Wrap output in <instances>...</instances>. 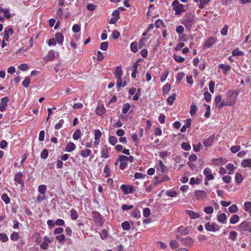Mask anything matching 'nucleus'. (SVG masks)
Returning a JSON list of instances; mask_svg holds the SVG:
<instances>
[{
  "label": "nucleus",
  "mask_w": 251,
  "mask_h": 251,
  "mask_svg": "<svg viewBox=\"0 0 251 251\" xmlns=\"http://www.w3.org/2000/svg\"><path fill=\"white\" fill-rule=\"evenodd\" d=\"M203 174L205 176L204 185H208L209 181L214 179V176L212 174V170L210 168L206 167L203 170Z\"/></svg>",
  "instance_id": "f257e3e1"
},
{
  "label": "nucleus",
  "mask_w": 251,
  "mask_h": 251,
  "mask_svg": "<svg viewBox=\"0 0 251 251\" xmlns=\"http://www.w3.org/2000/svg\"><path fill=\"white\" fill-rule=\"evenodd\" d=\"M237 93L235 91H229L226 94V100L228 102L233 101L234 105L237 100Z\"/></svg>",
  "instance_id": "f03ea898"
},
{
  "label": "nucleus",
  "mask_w": 251,
  "mask_h": 251,
  "mask_svg": "<svg viewBox=\"0 0 251 251\" xmlns=\"http://www.w3.org/2000/svg\"><path fill=\"white\" fill-rule=\"evenodd\" d=\"M205 229L208 231L215 232L220 229V226L215 223H211L209 222L205 225Z\"/></svg>",
  "instance_id": "7ed1b4c3"
},
{
  "label": "nucleus",
  "mask_w": 251,
  "mask_h": 251,
  "mask_svg": "<svg viewBox=\"0 0 251 251\" xmlns=\"http://www.w3.org/2000/svg\"><path fill=\"white\" fill-rule=\"evenodd\" d=\"M238 227L240 231L251 232V223L249 222H243L238 226Z\"/></svg>",
  "instance_id": "20e7f679"
},
{
  "label": "nucleus",
  "mask_w": 251,
  "mask_h": 251,
  "mask_svg": "<svg viewBox=\"0 0 251 251\" xmlns=\"http://www.w3.org/2000/svg\"><path fill=\"white\" fill-rule=\"evenodd\" d=\"M93 218L94 219L95 222L100 225H102L103 224L102 222V216L98 211H93L92 213Z\"/></svg>",
  "instance_id": "39448f33"
},
{
  "label": "nucleus",
  "mask_w": 251,
  "mask_h": 251,
  "mask_svg": "<svg viewBox=\"0 0 251 251\" xmlns=\"http://www.w3.org/2000/svg\"><path fill=\"white\" fill-rule=\"evenodd\" d=\"M110 150L111 148L108 147L107 145H104L100 152L101 158H103L104 159L108 158L109 157V153Z\"/></svg>",
  "instance_id": "423d86ee"
},
{
  "label": "nucleus",
  "mask_w": 251,
  "mask_h": 251,
  "mask_svg": "<svg viewBox=\"0 0 251 251\" xmlns=\"http://www.w3.org/2000/svg\"><path fill=\"white\" fill-rule=\"evenodd\" d=\"M55 58V52L54 50H50L48 54L44 57V60L46 62L52 61Z\"/></svg>",
  "instance_id": "0eeeda50"
},
{
  "label": "nucleus",
  "mask_w": 251,
  "mask_h": 251,
  "mask_svg": "<svg viewBox=\"0 0 251 251\" xmlns=\"http://www.w3.org/2000/svg\"><path fill=\"white\" fill-rule=\"evenodd\" d=\"M120 188L126 195L132 193L134 192V188L132 186L123 184L121 186Z\"/></svg>",
  "instance_id": "6e6552de"
},
{
  "label": "nucleus",
  "mask_w": 251,
  "mask_h": 251,
  "mask_svg": "<svg viewBox=\"0 0 251 251\" xmlns=\"http://www.w3.org/2000/svg\"><path fill=\"white\" fill-rule=\"evenodd\" d=\"M212 164L216 166H222L224 165L227 162V160L224 158H219L213 159L212 160Z\"/></svg>",
  "instance_id": "1a4fd4ad"
},
{
  "label": "nucleus",
  "mask_w": 251,
  "mask_h": 251,
  "mask_svg": "<svg viewBox=\"0 0 251 251\" xmlns=\"http://www.w3.org/2000/svg\"><path fill=\"white\" fill-rule=\"evenodd\" d=\"M9 101L8 97H5L2 98L0 100V111L2 112L5 111L6 107L7 106V104Z\"/></svg>",
  "instance_id": "9d476101"
},
{
  "label": "nucleus",
  "mask_w": 251,
  "mask_h": 251,
  "mask_svg": "<svg viewBox=\"0 0 251 251\" xmlns=\"http://www.w3.org/2000/svg\"><path fill=\"white\" fill-rule=\"evenodd\" d=\"M23 177V175L21 172H18L14 176V181L20 184L22 187L24 186V183L23 181L22 180V177Z\"/></svg>",
  "instance_id": "9b49d317"
},
{
  "label": "nucleus",
  "mask_w": 251,
  "mask_h": 251,
  "mask_svg": "<svg viewBox=\"0 0 251 251\" xmlns=\"http://www.w3.org/2000/svg\"><path fill=\"white\" fill-rule=\"evenodd\" d=\"M215 138V136L213 134L210 135L208 138L206 139L203 141V144L205 147H208L212 146L214 140Z\"/></svg>",
  "instance_id": "f8f14e48"
},
{
  "label": "nucleus",
  "mask_w": 251,
  "mask_h": 251,
  "mask_svg": "<svg viewBox=\"0 0 251 251\" xmlns=\"http://www.w3.org/2000/svg\"><path fill=\"white\" fill-rule=\"evenodd\" d=\"M215 43V40L213 37L208 38L204 43L203 49H207L212 47Z\"/></svg>",
  "instance_id": "ddd939ff"
},
{
  "label": "nucleus",
  "mask_w": 251,
  "mask_h": 251,
  "mask_svg": "<svg viewBox=\"0 0 251 251\" xmlns=\"http://www.w3.org/2000/svg\"><path fill=\"white\" fill-rule=\"evenodd\" d=\"M196 198L199 200H202L206 198L207 197V193L202 190H199L198 191L196 192Z\"/></svg>",
  "instance_id": "4468645a"
},
{
  "label": "nucleus",
  "mask_w": 251,
  "mask_h": 251,
  "mask_svg": "<svg viewBox=\"0 0 251 251\" xmlns=\"http://www.w3.org/2000/svg\"><path fill=\"white\" fill-rule=\"evenodd\" d=\"M185 212L189 215L191 219H198L201 216L199 213L195 212L190 210H186Z\"/></svg>",
  "instance_id": "2eb2a0df"
},
{
  "label": "nucleus",
  "mask_w": 251,
  "mask_h": 251,
  "mask_svg": "<svg viewBox=\"0 0 251 251\" xmlns=\"http://www.w3.org/2000/svg\"><path fill=\"white\" fill-rule=\"evenodd\" d=\"M194 18H191L187 20H183L181 23L186 27L187 29H190L192 25V23L194 22Z\"/></svg>",
  "instance_id": "dca6fc26"
},
{
  "label": "nucleus",
  "mask_w": 251,
  "mask_h": 251,
  "mask_svg": "<svg viewBox=\"0 0 251 251\" xmlns=\"http://www.w3.org/2000/svg\"><path fill=\"white\" fill-rule=\"evenodd\" d=\"M119 160L120 162H126V161H128L130 162H133L134 158L132 156L127 157L125 155H121L119 156Z\"/></svg>",
  "instance_id": "f3484780"
},
{
  "label": "nucleus",
  "mask_w": 251,
  "mask_h": 251,
  "mask_svg": "<svg viewBox=\"0 0 251 251\" xmlns=\"http://www.w3.org/2000/svg\"><path fill=\"white\" fill-rule=\"evenodd\" d=\"M54 39L59 45H62L64 41V36L61 33L58 32L55 33Z\"/></svg>",
  "instance_id": "a211bd4d"
},
{
  "label": "nucleus",
  "mask_w": 251,
  "mask_h": 251,
  "mask_svg": "<svg viewBox=\"0 0 251 251\" xmlns=\"http://www.w3.org/2000/svg\"><path fill=\"white\" fill-rule=\"evenodd\" d=\"M14 33L13 30L11 28H9L7 29H5L4 31L3 39L6 41H8L9 38V34L13 35Z\"/></svg>",
  "instance_id": "6ab92c4d"
},
{
  "label": "nucleus",
  "mask_w": 251,
  "mask_h": 251,
  "mask_svg": "<svg viewBox=\"0 0 251 251\" xmlns=\"http://www.w3.org/2000/svg\"><path fill=\"white\" fill-rule=\"evenodd\" d=\"M155 179L157 182L161 183L163 181L168 180L169 178L167 176L161 175L156 176Z\"/></svg>",
  "instance_id": "aec40b11"
},
{
  "label": "nucleus",
  "mask_w": 251,
  "mask_h": 251,
  "mask_svg": "<svg viewBox=\"0 0 251 251\" xmlns=\"http://www.w3.org/2000/svg\"><path fill=\"white\" fill-rule=\"evenodd\" d=\"M244 209L245 211L248 212L250 216L251 217V202H245V203H244Z\"/></svg>",
  "instance_id": "412c9836"
},
{
  "label": "nucleus",
  "mask_w": 251,
  "mask_h": 251,
  "mask_svg": "<svg viewBox=\"0 0 251 251\" xmlns=\"http://www.w3.org/2000/svg\"><path fill=\"white\" fill-rule=\"evenodd\" d=\"M105 112V109L103 105L98 106L96 110V113L99 116L103 115Z\"/></svg>",
  "instance_id": "4be33fe9"
},
{
  "label": "nucleus",
  "mask_w": 251,
  "mask_h": 251,
  "mask_svg": "<svg viewBox=\"0 0 251 251\" xmlns=\"http://www.w3.org/2000/svg\"><path fill=\"white\" fill-rule=\"evenodd\" d=\"M114 75H115L116 77H122V76L123 75V71L122 69V66L121 65L118 66L116 67Z\"/></svg>",
  "instance_id": "5701e85b"
},
{
  "label": "nucleus",
  "mask_w": 251,
  "mask_h": 251,
  "mask_svg": "<svg viewBox=\"0 0 251 251\" xmlns=\"http://www.w3.org/2000/svg\"><path fill=\"white\" fill-rule=\"evenodd\" d=\"M174 10L176 12V15H178L185 11L184 5L182 4L177 5L176 7L174 8Z\"/></svg>",
  "instance_id": "b1692460"
},
{
  "label": "nucleus",
  "mask_w": 251,
  "mask_h": 251,
  "mask_svg": "<svg viewBox=\"0 0 251 251\" xmlns=\"http://www.w3.org/2000/svg\"><path fill=\"white\" fill-rule=\"evenodd\" d=\"M75 145L74 143H73V142H69V143L67 144L66 147L65 151L67 152H71L75 150Z\"/></svg>",
  "instance_id": "393cba45"
},
{
  "label": "nucleus",
  "mask_w": 251,
  "mask_h": 251,
  "mask_svg": "<svg viewBox=\"0 0 251 251\" xmlns=\"http://www.w3.org/2000/svg\"><path fill=\"white\" fill-rule=\"evenodd\" d=\"M219 68L222 69L223 73L226 74L231 68V66L229 65H225L223 64H220L219 65Z\"/></svg>",
  "instance_id": "a878e982"
},
{
  "label": "nucleus",
  "mask_w": 251,
  "mask_h": 251,
  "mask_svg": "<svg viewBox=\"0 0 251 251\" xmlns=\"http://www.w3.org/2000/svg\"><path fill=\"white\" fill-rule=\"evenodd\" d=\"M241 166L243 168L251 167V158L243 160L241 162Z\"/></svg>",
  "instance_id": "bb28decb"
},
{
  "label": "nucleus",
  "mask_w": 251,
  "mask_h": 251,
  "mask_svg": "<svg viewBox=\"0 0 251 251\" xmlns=\"http://www.w3.org/2000/svg\"><path fill=\"white\" fill-rule=\"evenodd\" d=\"M92 153V151L89 149H85L80 151V155L83 158H86L90 156Z\"/></svg>",
  "instance_id": "cd10ccee"
},
{
  "label": "nucleus",
  "mask_w": 251,
  "mask_h": 251,
  "mask_svg": "<svg viewBox=\"0 0 251 251\" xmlns=\"http://www.w3.org/2000/svg\"><path fill=\"white\" fill-rule=\"evenodd\" d=\"M233 106V101H230L229 102H228L227 100L226 101H223L221 102V103L219 104L218 108L219 109H221L223 108L224 106Z\"/></svg>",
  "instance_id": "c85d7f7f"
},
{
  "label": "nucleus",
  "mask_w": 251,
  "mask_h": 251,
  "mask_svg": "<svg viewBox=\"0 0 251 251\" xmlns=\"http://www.w3.org/2000/svg\"><path fill=\"white\" fill-rule=\"evenodd\" d=\"M81 136V132L80 129H76L73 135V138L74 140H77L80 138Z\"/></svg>",
  "instance_id": "c756f323"
},
{
  "label": "nucleus",
  "mask_w": 251,
  "mask_h": 251,
  "mask_svg": "<svg viewBox=\"0 0 251 251\" xmlns=\"http://www.w3.org/2000/svg\"><path fill=\"white\" fill-rule=\"evenodd\" d=\"M217 220H218V222L220 223H225L226 222V215L224 213L220 214L218 216Z\"/></svg>",
  "instance_id": "7c9ffc66"
},
{
  "label": "nucleus",
  "mask_w": 251,
  "mask_h": 251,
  "mask_svg": "<svg viewBox=\"0 0 251 251\" xmlns=\"http://www.w3.org/2000/svg\"><path fill=\"white\" fill-rule=\"evenodd\" d=\"M239 220V217L237 215H233L230 218L229 222L231 224H235Z\"/></svg>",
  "instance_id": "2f4dec72"
},
{
  "label": "nucleus",
  "mask_w": 251,
  "mask_h": 251,
  "mask_svg": "<svg viewBox=\"0 0 251 251\" xmlns=\"http://www.w3.org/2000/svg\"><path fill=\"white\" fill-rule=\"evenodd\" d=\"M170 246L172 250H175L179 247V243L175 240H171L170 242Z\"/></svg>",
  "instance_id": "473e14b6"
},
{
  "label": "nucleus",
  "mask_w": 251,
  "mask_h": 251,
  "mask_svg": "<svg viewBox=\"0 0 251 251\" xmlns=\"http://www.w3.org/2000/svg\"><path fill=\"white\" fill-rule=\"evenodd\" d=\"M176 94L174 93L172 96H170L167 99V102L168 104L170 105H172L176 99Z\"/></svg>",
  "instance_id": "72a5a7b5"
},
{
  "label": "nucleus",
  "mask_w": 251,
  "mask_h": 251,
  "mask_svg": "<svg viewBox=\"0 0 251 251\" xmlns=\"http://www.w3.org/2000/svg\"><path fill=\"white\" fill-rule=\"evenodd\" d=\"M173 58L178 63H182L184 61V58L179 55L174 54Z\"/></svg>",
  "instance_id": "f704fd0d"
},
{
  "label": "nucleus",
  "mask_w": 251,
  "mask_h": 251,
  "mask_svg": "<svg viewBox=\"0 0 251 251\" xmlns=\"http://www.w3.org/2000/svg\"><path fill=\"white\" fill-rule=\"evenodd\" d=\"M235 179L237 183L240 184L242 182L243 178L240 173H237L235 175Z\"/></svg>",
  "instance_id": "c9c22d12"
},
{
  "label": "nucleus",
  "mask_w": 251,
  "mask_h": 251,
  "mask_svg": "<svg viewBox=\"0 0 251 251\" xmlns=\"http://www.w3.org/2000/svg\"><path fill=\"white\" fill-rule=\"evenodd\" d=\"M197 111V106L193 103L190 106V114L192 116L194 115Z\"/></svg>",
  "instance_id": "e433bc0d"
},
{
  "label": "nucleus",
  "mask_w": 251,
  "mask_h": 251,
  "mask_svg": "<svg viewBox=\"0 0 251 251\" xmlns=\"http://www.w3.org/2000/svg\"><path fill=\"white\" fill-rule=\"evenodd\" d=\"M56 240L62 244H63L65 242V236L64 234H61L56 236Z\"/></svg>",
  "instance_id": "4c0bfd02"
},
{
  "label": "nucleus",
  "mask_w": 251,
  "mask_h": 251,
  "mask_svg": "<svg viewBox=\"0 0 251 251\" xmlns=\"http://www.w3.org/2000/svg\"><path fill=\"white\" fill-rule=\"evenodd\" d=\"M185 76V74L183 72H180L177 74L176 77V81L177 83H179L181 80Z\"/></svg>",
  "instance_id": "58836bf2"
},
{
  "label": "nucleus",
  "mask_w": 251,
  "mask_h": 251,
  "mask_svg": "<svg viewBox=\"0 0 251 251\" xmlns=\"http://www.w3.org/2000/svg\"><path fill=\"white\" fill-rule=\"evenodd\" d=\"M199 1L200 4L199 7L200 9H202L205 5L210 2V0H199Z\"/></svg>",
  "instance_id": "ea45409f"
},
{
  "label": "nucleus",
  "mask_w": 251,
  "mask_h": 251,
  "mask_svg": "<svg viewBox=\"0 0 251 251\" xmlns=\"http://www.w3.org/2000/svg\"><path fill=\"white\" fill-rule=\"evenodd\" d=\"M131 216L132 217H134L137 219H139L141 215L140 214V211L137 209L134 210L130 213Z\"/></svg>",
  "instance_id": "a19ab883"
},
{
  "label": "nucleus",
  "mask_w": 251,
  "mask_h": 251,
  "mask_svg": "<svg viewBox=\"0 0 251 251\" xmlns=\"http://www.w3.org/2000/svg\"><path fill=\"white\" fill-rule=\"evenodd\" d=\"M171 89V85L167 83L163 87V93L164 94H167L168 93Z\"/></svg>",
  "instance_id": "79ce46f5"
},
{
  "label": "nucleus",
  "mask_w": 251,
  "mask_h": 251,
  "mask_svg": "<svg viewBox=\"0 0 251 251\" xmlns=\"http://www.w3.org/2000/svg\"><path fill=\"white\" fill-rule=\"evenodd\" d=\"M130 107V104L128 103H125L122 108V113L124 114H126Z\"/></svg>",
  "instance_id": "37998d69"
},
{
  "label": "nucleus",
  "mask_w": 251,
  "mask_h": 251,
  "mask_svg": "<svg viewBox=\"0 0 251 251\" xmlns=\"http://www.w3.org/2000/svg\"><path fill=\"white\" fill-rule=\"evenodd\" d=\"M71 217L72 220H75L78 218V214L77 211L74 209H72L70 211Z\"/></svg>",
  "instance_id": "c03bdc74"
},
{
  "label": "nucleus",
  "mask_w": 251,
  "mask_h": 251,
  "mask_svg": "<svg viewBox=\"0 0 251 251\" xmlns=\"http://www.w3.org/2000/svg\"><path fill=\"white\" fill-rule=\"evenodd\" d=\"M122 227L125 230H128L130 229V226L128 222L125 221L122 223Z\"/></svg>",
  "instance_id": "a18cd8bd"
},
{
  "label": "nucleus",
  "mask_w": 251,
  "mask_h": 251,
  "mask_svg": "<svg viewBox=\"0 0 251 251\" xmlns=\"http://www.w3.org/2000/svg\"><path fill=\"white\" fill-rule=\"evenodd\" d=\"M130 50L135 53L138 50V48H137V44L136 42H132L130 44Z\"/></svg>",
  "instance_id": "49530a36"
},
{
  "label": "nucleus",
  "mask_w": 251,
  "mask_h": 251,
  "mask_svg": "<svg viewBox=\"0 0 251 251\" xmlns=\"http://www.w3.org/2000/svg\"><path fill=\"white\" fill-rule=\"evenodd\" d=\"M211 95L208 92H205L204 93V100L207 102H209L211 100Z\"/></svg>",
  "instance_id": "de8ad7c7"
},
{
  "label": "nucleus",
  "mask_w": 251,
  "mask_h": 251,
  "mask_svg": "<svg viewBox=\"0 0 251 251\" xmlns=\"http://www.w3.org/2000/svg\"><path fill=\"white\" fill-rule=\"evenodd\" d=\"M1 199L6 204H8L10 201V198L6 193H4L2 195Z\"/></svg>",
  "instance_id": "09e8293b"
},
{
  "label": "nucleus",
  "mask_w": 251,
  "mask_h": 251,
  "mask_svg": "<svg viewBox=\"0 0 251 251\" xmlns=\"http://www.w3.org/2000/svg\"><path fill=\"white\" fill-rule=\"evenodd\" d=\"M117 85L120 88L121 86L125 87L126 86V81H124L123 84V85H122V77H117Z\"/></svg>",
  "instance_id": "8fccbe9b"
},
{
  "label": "nucleus",
  "mask_w": 251,
  "mask_h": 251,
  "mask_svg": "<svg viewBox=\"0 0 251 251\" xmlns=\"http://www.w3.org/2000/svg\"><path fill=\"white\" fill-rule=\"evenodd\" d=\"M109 143L112 146H114L117 143V139L115 136H110L108 138Z\"/></svg>",
  "instance_id": "3c124183"
},
{
  "label": "nucleus",
  "mask_w": 251,
  "mask_h": 251,
  "mask_svg": "<svg viewBox=\"0 0 251 251\" xmlns=\"http://www.w3.org/2000/svg\"><path fill=\"white\" fill-rule=\"evenodd\" d=\"M30 83V79L29 77H26L24 81L22 82V85L25 88H27Z\"/></svg>",
  "instance_id": "603ef678"
},
{
  "label": "nucleus",
  "mask_w": 251,
  "mask_h": 251,
  "mask_svg": "<svg viewBox=\"0 0 251 251\" xmlns=\"http://www.w3.org/2000/svg\"><path fill=\"white\" fill-rule=\"evenodd\" d=\"M228 209H229V211L230 212V213H236L238 210V208L237 206L235 204L231 205L229 207Z\"/></svg>",
  "instance_id": "864d4df0"
},
{
  "label": "nucleus",
  "mask_w": 251,
  "mask_h": 251,
  "mask_svg": "<svg viewBox=\"0 0 251 251\" xmlns=\"http://www.w3.org/2000/svg\"><path fill=\"white\" fill-rule=\"evenodd\" d=\"M221 101H222V97H221V96H220V95L217 96L215 98V100H214V102H215V106L216 107H218V108L219 106V104L221 103Z\"/></svg>",
  "instance_id": "5fc2aeb1"
},
{
  "label": "nucleus",
  "mask_w": 251,
  "mask_h": 251,
  "mask_svg": "<svg viewBox=\"0 0 251 251\" xmlns=\"http://www.w3.org/2000/svg\"><path fill=\"white\" fill-rule=\"evenodd\" d=\"M47 189V186L45 185H40L38 187V191L42 195H44Z\"/></svg>",
  "instance_id": "6e6d98bb"
},
{
  "label": "nucleus",
  "mask_w": 251,
  "mask_h": 251,
  "mask_svg": "<svg viewBox=\"0 0 251 251\" xmlns=\"http://www.w3.org/2000/svg\"><path fill=\"white\" fill-rule=\"evenodd\" d=\"M182 149L185 151H189L191 150L190 145L186 142H183L181 145Z\"/></svg>",
  "instance_id": "4d7b16f0"
},
{
  "label": "nucleus",
  "mask_w": 251,
  "mask_h": 251,
  "mask_svg": "<svg viewBox=\"0 0 251 251\" xmlns=\"http://www.w3.org/2000/svg\"><path fill=\"white\" fill-rule=\"evenodd\" d=\"M94 135L95 140H100L101 136V133L100 130L97 129L95 130Z\"/></svg>",
  "instance_id": "13d9d810"
},
{
  "label": "nucleus",
  "mask_w": 251,
  "mask_h": 251,
  "mask_svg": "<svg viewBox=\"0 0 251 251\" xmlns=\"http://www.w3.org/2000/svg\"><path fill=\"white\" fill-rule=\"evenodd\" d=\"M49 155V152L47 150L44 149L41 153V158L43 159H47Z\"/></svg>",
  "instance_id": "bf43d9fd"
},
{
  "label": "nucleus",
  "mask_w": 251,
  "mask_h": 251,
  "mask_svg": "<svg viewBox=\"0 0 251 251\" xmlns=\"http://www.w3.org/2000/svg\"><path fill=\"white\" fill-rule=\"evenodd\" d=\"M166 194L170 197H175L177 195V193L176 191L168 190L166 191Z\"/></svg>",
  "instance_id": "052dcab7"
},
{
  "label": "nucleus",
  "mask_w": 251,
  "mask_h": 251,
  "mask_svg": "<svg viewBox=\"0 0 251 251\" xmlns=\"http://www.w3.org/2000/svg\"><path fill=\"white\" fill-rule=\"evenodd\" d=\"M64 121L63 119L60 120L59 122L55 125L54 128L55 129H59L62 127Z\"/></svg>",
  "instance_id": "680f3d73"
},
{
  "label": "nucleus",
  "mask_w": 251,
  "mask_h": 251,
  "mask_svg": "<svg viewBox=\"0 0 251 251\" xmlns=\"http://www.w3.org/2000/svg\"><path fill=\"white\" fill-rule=\"evenodd\" d=\"M215 84V83L214 81H210L209 82L208 85H209V90L212 93H214Z\"/></svg>",
  "instance_id": "e2e57ef3"
},
{
  "label": "nucleus",
  "mask_w": 251,
  "mask_h": 251,
  "mask_svg": "<svg viewBox=\"0 0 251 251\" xmlns=\"http://www.w3.org/2000/svg\"><path fill=\"white\" fill-rule=\"evenodd\" d=\"M72 30L74 33H78L80 31V26L77 24H75L72 27Z\"/></svg>",
  "instance_id": "0e129e2a"
},
{
  "label": "nucleus",
  "mask_w": 251,
  "mask_h": 251,
  "mask_svg": "<svg viewBox=\"0 0 251 251\" xmlns=\"http://www.w3.org/2000/svg\"><path fill=\"white\" fill-rule=\"evenodd\" d=\"M151 214V210L148 207H146L143 210V215L145 217H148Z\"/></svg>",
  "instance_id": "69168bd1"
},
{
  "label": "nucleus",
  "mask_w": 251,
  "mask_h": 251,
  "mask_svg": "<svg viewBox=\"0 0 251 251\" xmlns=\"http://www.w3.org/2000/svg\"><path fill=\"white\" fill-rule=\"evenodd\" d=\"M120 36V33L117 30H114L113 31L112 33V37L113 39H117L119 38Z\"/></svg>",
  "instance_id": "338daca9"
},
{
  "label": "nucleus",
  "mask_w": 251,
  "mask_h": 251,
  "mask_svg": "<svg viewBox=\"0 0 251 251\" xmlns=\"http://www.w3.org/2000/svg\"><path fill=\"white\" fill-rule=\"evenodd\" d=\"M204 211L207 214H211L213 212L214 209L213 207L211 206H206L204 208Z\"/></svg>",
  "instance_id": "774afa93"
}]
</instances>
